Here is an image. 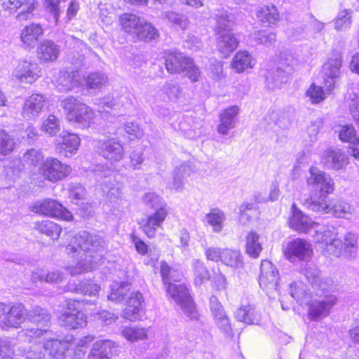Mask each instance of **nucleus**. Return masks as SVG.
Masks as SVG:
<instances>
[{
    "instance_id": "23",
    "label": "nucleus",
    "mask_w": 359,
    "mask_h": 359,
    "mask_svg": "<svg viewBox=\"0 0 359 359\" xmlns=\"http://www.w3.org/2000/svg\"><path fill=\"white\" fill-rule=\"evenodd\" d=\"M168 215L164 208H158L156 212L140 222V226L149 238H154L156 235V227L161 226Z\"/></svg>"
},
{
    "instance_id": "58",
    "label": "nucleus",
    "mask_w": 359,
    "mask_h": 359,
    "mask_svg": "<svg viewBox=\"0 0 359 359\" xmlns=\"http://www.w3.org/2000/svg\"><path fill=\"white\" fill-rule=\"evenodd\" d=\"M356 131L351 125H346L341 127L339 132V137L342 142L353 143L357 138Z\"/></svg>"
},
{
    "instance_id": "15",
    "label": "nucleus",
    "mask_w": 359,
    "mask_h": 359,
    "mask_svg": "<svg viewBox=\"0 0 359 359\" xmlns=\"http://www.w3.org/2000/svg\"><path fill=\"white\" fill-rule=\"evenodd\" d=\"M337 297L334 294H325L319 299H314L309 305V316L313 320L327 316L332 308L337 304Z\"/></svg>"
},
{
    "instance_id": "57",
    "label": "nucleus",
    "mask_w": 359,
    "mask_h": 359,
    "mask_svg": "<svg viewBox=\"0 0 359 359\" xmlns=\"http://www.w3.org/2000/svg\"><path fill=\"white\" fill-rule=\"evenodd\" d=\"M184 314L191 320H196L198 318V313L196 310V305L192 299L190 297L180 304Z\"/></svg>"
},
{
    "instance_id": "10",
    "label": "nucleus",
    "mask_w": 359,
    "mask_h": 359,
    "mask_svg": "<svg viewBox=\"0 0 359 359\" xmlns=\"http://www.w3.org/2000/svg\"><path fill=\"white\" fill-rule=\"evenodd\" d=\"M79 302L75 300H69L67 308L58 317L59 324L64 327L75 330L86 325V316L79 309Z\"/></svg>"
},
{
    "instance_id": "49",
    "label": "nucleus",
    "mask_w": 359,
    "mask_h": 359,
    "mask_svg": "<svg viewBox=\"0 0 359 359\" xmlns=\"http://www.w3.org/2000/svg\"><path fill=\"white\" fill-rule=\"evenodd\" d=\"M41 130L50 136L55 135L60 130V121L55 115H49L43 121Z\"/></svg>"
},
{
    "instance_id": "63",
    "label": "nucleus",
    "mask_w": 359,
    "mask_h": 359,
    "mask_svg": "<svg viewBox=\"0 0 359 359\" xmlns=\"http://www.w3.org/2000/svg\"><path fill=\"white\" fill-rule=\"evenodd\" d=\"M143 152L141 150H133L130 154V166L134 170L140 169L144 162Z\"/></svg>"
},
{
    "instance_id": "41",
    "label": "nucleus",
    "mask_w": 359,
    "mask_h": 359,
    "mask_svg": "<svg viewBox=\"0 0 359 359\" xmlns=\"http://www.w3.org/2000/svg\"><path fill=\"white\" fill-rule=\"evenodd\" d=\"M259 239V236L255 231H250L246 236L245 251L251 257H258L262 250Z\"/></svg>"
},
{
    "instance_id": "61",
    "label": "nucleus",
    "mask_w": 359,
    "mask_h": 359,
    "mask_svg": "<svg viewBox=\"0 0 359 359\" xmlns=\"http://www.w3.org/2000/svg\"><path fill=\"white\" fill-rule=\"evenodd\" d=\"M66 0H46L44 5L46 9L53 15L55 23H57L60 13V4Z\"/></svg>"
},
{
    "instance_id": "22",
    "label": "nucleus",
    "mask_w": 359,
    "mask_h": 359,
    "mask_svg": "<svg viewBox=\"0 0 359 359\" xmlns=\"http://www.w3.org/2000/svg\"><path fill=\"white\" fill-rule=\"evenodd\" d=\"M239 113L237 106H231L222 110L219 116V123L217 131L222 135H227L229 131L236 126V116Z\"/></svg>"
},
{
    "instance_id": "59",
    "label": "nucleus",
    "mask_w": 359,
    "mask_h": 359,
    "mask_svg": "<svg viewBox=\"0 0 359 359\" xmlns=\"http://www.w3.org/2000/svg\"><path fill=\"white\" fill-rule=\"evenodd\" d=\"M306 95L309 97L311 102L313 104L319 103L325 98L323 88L315 85L311 86L306 91Z\"/></svg>"
},
{
    "instance_id": "50",
    "label": "nucleus",
    "mask_w": 359,
    "mask_h": 359,
    "mask_svg": "<svg viewBox=\"0 0 359 359\" xmlns=\"http://www.w3.org/2000/svg\"><path fill=\"white\" fill-rule=\"evenodd\" d=\"M189 168L185 165H180L175 169L172 185L176 191H180L182 189L184 178L189 175Z\"/></svg>"
},
{
    "instance_id": "24",
    "label": "nucleus",
    "mask_w": 359,
    "mask_h": 359,
    "mask_svg": "<svg viewBox=\"0 0 359 359\" xmlns=\"http://www.w3.org/2000/svg\"><path fill=\"white\" fill-rule=\"evenodd\" d=\"M168 215L164 208H158L156 212L140 222V226L149 238H154L156 235V227L161 226Z\"/></svg>"
},
{
    "instance_id": "40",
    "label": "nucleus",
    "mask_w": 359,
    "mask_h": 359,
    "mask_svg": "<svg viewBox=\"0 0 359 359\" xmlns=\"http://www.w3.org/2000/svg\"><path fill=\"white\" fill-rule=\"evenodd\" d=\"M34 228L40 233L50 237L53 240H57L62 231V228L59 225L48 220L36 222Z\"/></svg>"
},
{
    "instance_id": "11",
    "label": "nucleus",
    "mask_w": 359,
    "mask_h": 359,
    "mask_svg": "<svg viewBox=\"0 0 359 359\" xmlns=\"http://www.w3.org/2000/svg\"><path fill=\"white\" fill-rule=\"evenodd\" d=\"M279 279L278 271L276 266L268 260H263L260 266L259 285L266 291L269 297H274L278 290Z\"/></svg>"
},
{
    "instance_id": "47",
    "label": "nucleus",
    "mask_w": 359,
    "mask_h": 359,
    "mask_svg": "<svg viewBox=\"0 0 359 359\" xmlns=\"http://www.w3.org/2000/svg\"><path fill=\"white\" fill-rule=\"evenodd\" d=\"M290 294L292 297L301 304L303 303L307 304V296L309 297V294L307 292L306 286L302 282L291 283L290 285Z\"/></svg>"
},
{
    "instance_id": "14",
    "label": "nucleus",
    "mask_w": 359,
    "mask_h": 359,
    "mask_svg": "<svg viewBox=\"0 0 359 359\" xmlns=\"http://www.w3.org/2000/svg\"><path fill=\"white\" fill-rule=\"evenodd\" d=\"M210 309L214 322L218 329L226 337H233V330L230 319L223 306L215 296H212L210 299Z\"/></svg>"
},
{
    "instance_id": "34",
    "label": "nucleus",
    "mask_w": 359,
    "mask_h": 359,
    "mask_svg": "<svg viewBox=\"0 0 359 359\" xmlns=\"http://www.w3.org/2000/svg\"><path fill=\"white\" fill-rule=\"evenodd\" d=\"M290 226L301 233H307L316 223L306 215H304L300 210L295 209L290 220Z\"/></svg>"
},
{
    "instance_id": "13",
    "label": "nucleus",
    "mask_w": 359,
    "mask_h": 359,
    "mask_svg": "<svg viewBox=\"0 0 359 359\" xmlns=\"http://www.w3.org/2000/svg\"><path fill=\"white\" fill-rule=\"evenodd\" d=\"M96 147L99 154L111 164L122 160L125 155L123 144L116 138L98 140Z\"/></svg>"
},
{
    "instance_id": "21",
    "label": "nucleus",
    "mask_w": 359,
    "mask_h": 359,
    "mask_svg": "<svg viewBox=\"0 0 359 359\" xmlns=\"http://www.w3.org/2000/svg\"><path fill=\"white\" fill-rule=\"evenodd\" d=\"M45 97L40 94H32L25 102L22 116L27 120H34L41 113L45 105Z\"/></svg>"
},
{
    "instance_id": "3",
    "label": "nucleus",
    "mask_w": 359,
    "mask_h": 359,
    "mask_svg": "<svg viewBox=\"0 0 359 359\" xmlns=\"http://www.w3.org/2000/svg\"><path fill=\"white\" fill-rule=\"evenodd\" d=\"M60 106L67 111L69 121L76 122L83 128L89 127L95 117L91 108L72 96L62 100Z\"/></svg>"
},
{
    "instance_id": "5",
    "label": "nucleus",
    "mask_w": 359,
    "mask_h": 359,
    "mask_svg": "<svg viewBox=\"0 0 359 359\" xmlns=\"http://www.w3.org/2000/svg\"><path fill=\"white\" fill-rule=\"evenodd\" d=\"M32 212L51 217H57L66 221L72 219V213L55 200L46 198L39 200L29 205Z\"/></svg>"
},
{
    "instance_id": "28",
    "label": "nucleus",
    "mask_w": 359,
    "mask_h": 359,
    "mask_svg": "<svg viewBox=\"0 0 359 359\" xmlns=\"http://www.w3.org/2000/svg\"><path fill=\"white\" fill-rule=\"evenodd\" d=\"M72 341V336L65 340L57 339H47L43 343V348L53 359H64L65 353L68 348L67 344Z\"/></svg>"
},
{
    "instance_id": "48",
    "label": "nucleus",
    "mask_w": 359,
    "mask_h": 359,
    "mask_svg": "<svg viewBox=\"0 0 359 359\" xmlns=\"http://www.w3.org/2000/svg\"><path fill=\"white\" fill-rule=\"evenodd\" d=\"M160 266L161 277L165 287L172 283L171 281L177 282L180 280V274L178 271L170 267L165 262H161Z\"/></svg>"
},
{
    "instance_id": "7",
    "label": "nucleus",
    "mask_w": 359,
    "mask_h": 359,
    "mask_svg": "<svg viewBox=\"0 0 359 359\" xmlns=\"http://www.w3.org/2000/svg\"><path fill=\"white\" fill-rule=\"evenodd\" d=\"M229 22L226 18L217 20L216 32L217 47L224 57H227L230 53L236 49L238 41L234 35L229 30Z\"/></svg>"
},
{
    "instance_id": "52",
    "label": "nucleus",
    "mask_w": 359,
    "mask_h": 359,
    "mask_svg": "<svg viewBox=\"0 0 359 359\" xmlns=\"http://www.w3.org/2000/svg\"><path fill=\"white\" fill-rule=\"evenodd\" d=\"M252 39L258 44L271 45L276 41V35L273 32L259 30L252 34Z\"/></svg>"
},
{
    "instance_id": "8",
    "label": "nucleus",
    "mask_w": 359,
    "mask_h": 359,
    "mask_svg": "<svg viewBox=\"0 0 359 359\" xmlns=\"http://www.w3.org/2000/svg\"><path fill=\"white\" fill-rule=\"evenodd\" d=\"M294 60L292 57L281 58L276 69L268 71L266 74V86L271 90L280 88L287 81L288 76L293 72Z\"/></svg>"
},
{
    "instance_id": "56",
    "label": "nucleus",
    "mask_w": 359,
    "mask_h": 359,
    "mask_svg": "<svg viewBox=\"0 0 359 359\" xmlns=\"http://www.w3.org/2000/svg\"><path fill=\"white\" fill-rule=\"evenodd\" d=\"M351 16L347 10L340 12L335 19V29L338 31L345 30L350 27Z\"/></svg>"
},
{
    "instance_id": "53",
    "label": "nucleus",
    "mask_w": 359,
    "mask_h": 359,
    "mask_svg": "<svg viewBox=\"0 0 359 359\" xmlns=\"http://www.w3.org/2000/svg\"><path fill=\"white\" fill-rule=\"evenodd\" d=\"M15 144L13 138L6 131L0 129V154H9L13 150Z\"/></svg>"
},
{
    "instance_id": "12",
    "label": "nucleus",
    "mask_w": 359,
    "mask_h": 359,
    "mask_svg": "<svg viewBox=\"0 0 359 359\" xmlns=\"http://www.w3.org/2000/svg\"><path fill=\"white\" fill-rule=\"evenodd\" d=\"M40 172L46 180L55 182L67 177L72 168L55 158L48 157L42 163Z\"/></svg>"
},
{
    "instance_id": "33",
    "label": "nucleus",
    "mask_w": 359,
    "mask_h": 359,
    "mask_svg": "<svg viewBox=\"0 0 359 359\" xmlns=\"http://www.w3.org/2000/svg\"><path fill=\"white\" fill-rule=\"evenodd\" d=\"M114 342L110 340L97 341L88 355V359H109L112 355Z\"/></svg>"
},
{
    "instance_id": "18",
    "label": "nucleus",
    "mask_w": 359,
    "mask_h": 359,
    "mask_svg": "<svg viewBox=\"0 0 359 359\" xmlns=\"http://www.w3.org/2000/svg\"><path fill=\"white\" fill-rule=\"evenodd\" d=\"M342 59L340 55L337 54L334 57L330 58L323 67V74L325 85L329 91L333 90L335 86V79L340 75V69Z\"/></svg>"
},
{
    "instance_id": "20",
    "label": "nucleus",
    "mask_w": 359,
    "mask_h": 359,
    "mask_svg": "<svg viewBox=\"0 0 359 359\" xmlns=\"http://www.w3.org/2000/svg\"><path fill=\"white\" fill-rule=\"evenodd\" d=\"M322 162L328 168L339 170L348 165V157L339 149L328 148L324 151Z\"/></svg>"
},
{
    "instance_id": "60",
    "label": "nucleus",
    "mask_w": 359,
    "mask_h": 359,
    "mask_svg": "<svg viewBox=\"0 0 359 359\" xmlns=\"http://www.w3.org/2000/svg\"><path fill=\"white\" fill-rule=\"evenodd\" d=\"M163 91L168 96V99L172 101L177 100L180 94H181V88L177 84L174 83H166L163 86Z\"/></svg>"
},
{
    "instance_id": "30",
    "label": "nucleus",
    "mask_w": 359,
    "mask_h": 359,
    "mask_svg": "<svg viewBox=\"0 0 359 359\" xmlns=\"http://www.w3.org/2000/svg\"><path fill=\"white\" fill-rule=\"evenodd\" d=\"M38 57L44 62L55 61L60 55V48L53 41L44 40L37 48Z\"/></svg>"
},
{
    "instance_id": "35",
    "label": "nucleus",
    "mask_w": 359,
    "mask_h": 359,
    "mask_svg": "<svg viewBox=\"0 0 359 359\" xmlns=\"http://www.w3.org/2000/svg\"><path fill=\"white\" fill-rule=\"evenodd\" d=\"M43 34V29L39 24L26 26L20 35L21 41L27 46L34 47L39 38Z\"/></svg>"
},
{
    "instance_id": "39",
    "label": "nucleus",
    "mask_w": 359,
    "mask_h": 359,
    "mask_svg": "<svg viewBox=\"0 0 359 359\" xmlns=\"http://www.w3.org/2000/svg\"><path fill=\"white\" fill-rule=\"evenodd\" d=\"M165 290L170 297L179 305L190 297L188 289L184 284L169 283L165 287Z\"/></svg>"
},
{
    "instance_id": "54",
    "label": "nucleus",
    "mask_w": 359,
    "mask_h": 359,
    "mask_svg": "<svg viewBox=\"0 0 359 359\" xmlns=\"http://www.w3.org/2000/svg\"><path fill=\"white\" fill-rule=\"evenodd\" d=\"M108 82V77L102 73L95 72L90 74L86 79L87 86L90 88H100Z\"/></svg>"
},
{
    "instance_id": "27",
    "label": "nucleus",
    "mask_w": 359,
    "mask_h": 359,
    "mask_svg": "<svg viewBox=\"0 0 359 359\" xmlns=\"http://www.w3.org/2000/svg\"><path fill=\"white\" fill-rule=\"evenodd\" d=\"M62 141L56 144V151L65 156H70L75 154L80 144V138L74 133L62 132Z\"/></svg>"
},
{
    "instance_id": "16",
    "label": "nucleus",
    "mask_w": 359,
    "mask_h": 359,
    "mask_svg": "<svg viewBox=\"0 0 359 359\" xmlns=\"http://www.w3.org/2000/svg\"><path fill=\"white\" fill-rule=\"evenodd\" d=\"M311 210L323 214H331L337 217H346L351 215L353 212V208L346 202L339 201L334 204H331L327 199L325 201L316 203L312 205Z\"/></svg>"
},
{
    "instance_id": "1",
    "label": "nucleus",
    "mask_w": 359,
    "mask_h": 359,
    "mask_svg": "<svg viewBox=\"0 0 359 359\" xmlns=\"http://www.w3.org/2000/svg\"><path fill=\"white\" fill-rule=\"evenodd\" d=\"M104 249L105 241L100 235L86 231L75 235L66 247L67 253L77 261L76 266L71 269L70 273L74 276L91 271L102 259Z\"/></svg>"
},
{
    "instance_id": "29",
    "label": "nucleus",
    "mask_w": 359,
    "mask_h": 359,
    "mask_svg": "<svg viewBox=\"0 0 359 359\" xmlns=\"http://www.w3.org/2000/svg\"><path fill=\"white\" fill-rule=\"evenodd\" d=\"M79 73L78 71H61L56 81L57 88L60 91H69L79 84Z\"/></svg>"
},
{
    "instance_id": "45",
    "label": "nucleus",
    "mask_w": 359,
    "mask_h": 359,
    "mask_svg": "<svg viewBox=\"0 0 359 359\" xmlns=\"http://www.w3.org/2000/svg\"><path fill=\"white\" fill-rule=\"evenodd\" d=\"M148 330L141 327H126L121 330L123 337L130 341L147 339Z\"/></svg>"
},
{
    "instance_id": "64",
    "label": "nucleus",
    "mask_w": 359,
    "mask_h": 359,
    "mask_svg": "<svg viewBox=\"0 0 359 359\" xmlns=\"http://www.w3.org/2000/svg\"><path fill=\"white\" fill-rule=\"evenodd\" d=\"M144 203L157 210L158 208H163L161 205V198L154 193H147L142 198Z\"/></svg>"
},
{
    "instance_id": "46",
    "label": "nucleus",
    "mask_w": 359,
    "mask_h": 359,
    "mask_svg": "<svg viewBox=\"0 0 359 359\" xmlns=\"http://www.w3.org/2000/svg\"><path fill=\"white\" fill-rule=\"evenodd\" d=\"M159 34L151 23H148L143 20V23L140 26L135 36L145 41H150L158 37Z\"/></svg>"
},
{
    "instance_id": "38",
    "label": "nucleus",
    "mask_w": 359,
    "mask_h": 359,
    "mask_svg": "<svg viewBox=\"0 0 359 359\" xmlns=\"http://www.w3.org/2000/svg\"><path fill=\"white\" fill-rule=\"evenodd\" d=\"M119 22L123 30L135 36L143 19L132 13H124L119 17Z\"/></svg>"
},
{
    "instance_id": "4",
    "label": "nucleus",
    "mask_w": 359,
    "mask_h": 359,
    "mask_svg": "<svg viewBox=\"0 0 359 359\" xmlns=\"http://www.w3.org/2000/svg\"><path fill=\"white\" fill-rule=\"evenodd\" d=\"M337 229L334 226H327L315 231L312 236L316 243L325 245L324 253L335 257H340L341 241L338 238Z\"/></svg>"
},
{
    "instance_id": "55",
    "label": "nucleus",
    "mask_w": 359,
    "mask_h": 359,
    "mask_svg": "<svg viewBox=\"0 0 359 359\" xmlns=\"http://www.w3.org/2000/svg\"><path fill=\"white\" fill-rule=\"evenodd\" d=\"M100 286L89 281H82L76 287L77 292L89 296H96L100 291Z\"/></svg>"
},
{
    "instance_id": "36",
    "label": "nucleus",
    "mask_w": 359,
    "mask_h": 359,
    "mask_svg": "<svg viewBox=\"0 0 359 359\" xmlns=\"http://www.w3.org/2000/svg\"><path fill=\"white\" fill-rule=\"evenodd\" d=\"M340 257L344 256L346 258H355L358 252V237L351 232L345 234L344 241H341Z\"/></svg>"
},
{
    "instance_id": "26",
    "label": "nucleus",
    "mask_w": 359,
    "mask_h": 359,
    "mask_svg": "<svg viewBox=\"0 0 359 359\" xmlns=\"http://www.w3.org/2000/svg\"><path fill=\"white\" fill-rule=\"evenodd\" d=\"M97 180L103 192L109 199L113 200L122 196L123 185L117 180L116 175H104Z\"/></svg>"
},
{
    "instance_id": "19",
    "label": "nucleus",
    "mask_w": 359,
    "mask_h": 359,
    "mask_svg": "<svg viewBox=\"0 0 359 359\" xmlns=\"http://www.w3.org/2000/svg\"><path fill=\"white\" fill-rule=\"evenodd\" d=\"M36 63L29 61H20L13 72V76L22 83H32L39 76Z\"/></svg>"
},
{
    "instance_id": "44",
    "label": "nucleus",
    "mask_w": 359,
    "mask_h": 359,
    "mask_svg": "<svg viewBox=\"0 0 359 359\" xmlns=\"http://www.w3.org/2000/svg\"><path fill=\"white\" fill-rule=\"evenodd\" d=\"M257 18L263 23L275 24L279 20V13L274 6H264L259 10Z\"/></svg>"
},
{
    "instance_id": "31",
    "label": "nucleus",
    "mask_w": 359,
    "mask_h": 359,
    "mask_svg": "<svg viewBox=\"0 0 359 359\" xmlns=\"http://www.w3.org/2000/svg\"><path fill=\"white\" fill-rule=\"evenodd\" d=\"M189 57L180 53H172L167 55L165 65L167 71L170 74H177L183 71L186 65L189 64Z\"/></svg>"
},
{
    "instance_id": "42",
    "label": "nucleus",
    "mask_w": 359,
    "mask_h": 359,
    "mask_svg": "<svg viewBox=\"0 0 359 359\" xmlns=\"http://www.w3.org/2000/svg\"><path fill=\"white\" fill-rule=\"evenodd\" d=\"M225 219V214L219 208H212L210 212L205 215L207 223L210 225L213 231L217 233L222 231Z\"/></svg>"
},
{
    "instance_id": "62",
    "label": "nucleus",
    "mask_w": 359,
    "mask_h": 359,
    "mask_svg": "<svg viewBox=\"0 0 359 359\" xmlns=\"http://www.w3.org/2000/svg\"><path fill=\"white\" fill-rule=\"evenodd\" d=\"M43 158L42 153L36 149H30L24 154V160L28 163L36 165Z\"/></svg>"
},
{
    "instance_id": "6",
    "label": "nucleus",
    "mask_w": 359,
    "mask_h": 359,
    "mask_svg": "<svg viewBox=\"0 0 359 359\" xmlns=\"http://www.w3.org/2000/svg\"><path fill=\"white\" fill-rule=\"evenodd\" d=\"M27 320V310L21 304L13 306L0 302V327L3 329L18 327Z\"/></svg>"
},
{
    "instance_id": "43",
    "label": "nucleus",
    "mask_w": 359,
    "mask_h": 359,
    "mask_svg": "<svg viewBox=\"0 0 359 359\" xmlns=\"http://www.w3.org/2000/svg\"><path fill=\"white\" fill-rule=\"evenodd\" d=\"M221 262L227 266L235 268L243 266V261L239 250L223 249Z\"/></svg>"
},
{
    "instance_id": "9",
    "label": "nucleus",
    "mask_w": 359,
    "mask_h": 359,
    "mask_svg": "<svg viewBox=\"0 0 359 359\" xmlns=\"http://www.w3.org/2000/svg\"><path fill=\"white\" fill-rule=\"evenodd\" d=\"M27 319L36 325V327H28L22 330L25 335L31 338H40L44 334H46L48 330L46 328L48 327L50 317L48 312L40 308L36 307L27 312Z\"/></svg>"
},
{
    "instance_id": "37",
    "label": "nucleus",
    "mask_w": 359,
    "mask_h": 359,
    "mask_svg": "<svg viewBox=\"0 0 359 359\" xmlns=\"http://www.w3.org/2000/svg\"><path fill=\"white\" fill-rule=\"evenodd\" d=\"M231 67L236 72L241 73L254 66L253 59L247 51H238L231 61Z\"/></svg>"
},
{
    "instance_id": "32",
    "label": "nucleus",
    "mask_w": 359,
    "mask_h": 359,
    "mask_svg": "<svg viewBox=\"0 0 359 359\" xmlns=\"http://www.w3.org/2000/svg\"><path fill=\"white\" fill-rule=\"evenodd\" d=\"M235 318L248 325L258 324L260 321V315L255 308L250 304L243 305L234 313Z\"/></svg>"
},
{
    "instance_id": "2",
    "label": "nucleus",
    "mask_w": 359,
    "mask_h": 359,
    "mask_svg": "<svg viewBox=\"0 0 359 359\" xmlns=\"http://www.w3.org/2000/svg\"><path fill=\"white\" fill-rule=\"evenodd\" d=\"M306 183L311 194L305 200L304 205L311 210L312 205L325 201L328 195L334 190V182L330 174L316 166L309 168L306 176Z\"/></svg>"
},
{
    "instance_id": "25",
    "label": "nucleus",
    "mask_w": 359,
    "mask_h": 359,
    "mask_svg": "<svg viewBox=\"0 0 359 359\" xmlns=\"http://www.w3.org/2000/svg\"><path fill=\"white\" fill-rule=\"evenodd\" d=\"M35 4V0H7L3 3V6L11 12H15L18 8H22L16 18L19 21H22L28 20L32 15Z\"/></svg>"
},
{
    "instance_id": "17",
    "label": "nucleus",
    "mask_w": 359,
    "mask_h": 359,
    "mask_svg": "<svg viewBox=\"0 0 359 359\" xmlns=\"http://www.w3.org/2000/svg\"><path fill=\"white\" fill-rule=\"evenodd\" d=\"M285 254L290 260L296 257L300 260L307 261L313 255V249L311 245L306 240L296 238L287 243Z\"/></svg>"
},
{
    "instance_id": "51",
    "label": "nucleus",
    "mask_w": 359,
    "mask_h": 359,
    "mask_svg": "<svg viewBox=\"0 0 359 359\" xmlns=\"http://www.w3.org/2000/svg\"><path fill=\"white\" fill-rule=\"evenodd\" d=\"M195 280L194 283L196 285H201V284L207 282L210 279V273L207 268L204 266L203 263L199 260H195L194 263Z\"/></svg>"
}]
</instances>
